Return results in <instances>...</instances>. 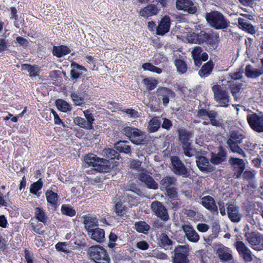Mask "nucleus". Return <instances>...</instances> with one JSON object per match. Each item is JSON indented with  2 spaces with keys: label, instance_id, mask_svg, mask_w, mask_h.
<instances>
[{
  "label": "nucleus",
  "instance_id": "nucleus-1",
  "mask_svg": "<svg viewBox=\"0 0 263 263\" xmlns=\"http://www.w3.org/2000/svg\"><path fill=\"white\" fill-rule=\"evenodd\" d=\"M205 17L209 25L215 29H224L229 26L230 22L228 19L218 11L206 13Z\"/></svg>",
  "mask_w": 263,
  "mask_h": 263
},
{
  "label": "nucleus",
  "instance_id": "nucleus-2",
  "mask_svg": "<svg viewBox=\"0 0 263 263\" xmlns=\"http://www.w3.org/2000/svg\"><path fill=\"white\" fill-rule=\"evenodd\" d=\"M173 252L174 254L171 257L172 263H190L188 258L190 254L189 245H177Z\"/></svg>",
  "mask_w": 263,
  "mask_h": 263
},
{
  "label": "nucleus",
  "instance_id": "nucleus-3",
  "mask_svg": "<svg viewBox=\"0 0 263 263\" xmlns=\"http://www.w3.org/2000/svg\"><path fill=\"white\" fill-rule=\"evenodd\" d=\"M89 256L96 263H109L110 258L106 251L99 246H91L89 248Z\"/></svg>",
  "mask_w": 263,
  "mask_h": 263
},
{
  "label": "nucleus",
  "instance_id": "nucleus-4",
  "mask_svg": "<svg viewBox=\"0 0 263 263\" xmlns=\"http://www.w3.org/2000/svg\"><path fill=\"white\" fill-rule=\"evenodd\" d=\"M245 236L250 246L254 250L260 251L263 250V235L257 231L248 232Z\"/></svg>",
  "mask_w": 263,
  "mask_h": 263
},
{
  "label": "nucleus",
  "instance_id": "nucleus-5",
  "mask_svg": "<svg viewBox=\"0 0 263 263\" xmlns=\"http://www.w3.org/2000/svg\"><path fill=\"white\" fill-rule=\"evenodd\" d=\"M172 163V171L177 176H181L183 178H187L191 175V172L183 162L180 160L179 157L176 156L171 157Z\"/></svg>",
  "mask_w": 263,
  "mask_h": 263
},
{
  "label": "nucleus",
  "instance_id": "nucleus-6",
  "mask_svg": "<svg viewBox=\"0 0 263 263\" xmlns=\"http://www.w3.org/2000/svg\"><path fill=\"white\" fill-rule=\"evenodd\" d=\"M215 100L219 103L220 106L227 107L229 105V96L228 92L220 85H214L212 87Z\"/></svg>",
  "mask_w": 263,
  "mask_h": 263
},
{
  "label": "nucleus",
  "instance_id": "nucleus-7",
  "mask_svg": "<svg viewBox=\"0 0 263 263\" xmlns=\"http://www.w3.org/2000/svg\"><path fill=\"white\" fill-rule=\"evenodd\" d=\"M151 206L154 214L161 220L166 222L170 219L167 210L161 202L154 201L152 202Z\"/></svg>",
  "mask_w": 263,
  "mask_h": 263
},
{
  "label": "nucleus",
  "instance_id": "nucleus-8",
  "mask_svg": "<svg viewBox=\"0 0 263 263\" xmlns=\"http://www.w3.org/2000/svg\"><path fill=\"white\" fill-rule=\"evenodd\" d=\"M156 94L158 99L162 100L164 106H167L170 102V99L175 97V92L171 89L165 87H159L156 90Z\"/></svg>",
  "mask_w": 263,
  "mask_h": 263
},
{
  "label": "nucleus",
  "instance_id": "nucleus-9",
  "mask_svg": "<svg viewBox=\"0 0 263 263\" xmlns=\"http://www.w3.org/2000/svg\"><path fill=\"white\" fill-rule=\"evenodd\" d=\"M235 247L239 255L246 262H251L253 260V255L251 250L242 241H237Z\"/></svg>",
  "mask_w": 263,
  "mask_h": 263
},
{
  "label": "nucleus",
  "instance_id": "nucleus-10",
  "mask_svg": "<svg viewBox=\"0 0 263 263\" xmlns=\"http://www.w3.org/2000/svg\"><path fill=\"white\" fill-rule=\"evenodd\" d=\"M227 213L229 219L233 222H239L242 215L239 211V208L234 203H227Z\"/></svg>",
  "mask_w": 263,
  "mask_h": 263
},
{
  "label": "nucleus",
  "instance_id": "nucleus-11",
  "mask_svg": "<svg viewBox=\"0 0 263 263\" xmlns=\"http://www.w3.org/2000/svg\"><path fill=\"white\" fill-rule=\"evenodd\" d=\"M176 7L178 10L187 12L190 14H195L197 11V7L192 0H177Z\"/></svg>",
  "mask_w": 263,
  "mask_h": 263
},
{
  "label": "nucleus",
  "instance_id": "nucleus-12",
  "mask_svg": "<svg viewBox=\"0 0 263 263\" xmlns=\"http://www.w3.org/2000/svg\"><path fill=\"white\" fill-rule=\"evenodd\" d=\"M181 228L187 240L193 243L197 242L199 241V235L190 223L182 224Z\"/></svg>",
  "mask_w": 263,
  "mask_h": 263
},
{
  "label": "nucleus",
  "instance_id": "nucleus-13",
  "mask_svg": "<svg viewBox=\"0 0 263 263\" xmlns=\"http://www.w3.org/2000/svg\"><path fill=\"white\" fill-rule=\"evenodd\" d=\"M247 120L253 130L256 132H263V116L253 114L248 115Z\"/></svg>",
  "mask_w": 263,
  "mask_h": 263
},
{
  "label": "nucleus",
  "instance_id": "nucleus-14",
  "mask_svg": "<svg viewBox=\"0 0 263 263\" xmlns=\"http://www.w3.org/2000/svg\"><path fill=\"white\" fill-rule=\"evenodd\" d=\"M196 162L199 170L202 172L211 173L215 171V167L210 164V161L203 156H197Z\"/></svg>",
  "mask_w": 263,
  "mask_h": 263
},
{
  "label": "nucleus",
  "instance_id": "nucleus-15",
  "mask_svg": "<svg viewBox=\"0 0 263 263\" xmlns=\"http://www.w3.org/2000/svg\"><path fill=\"white\" fill-rule=\"evenodd\" d=\"M227 153L225 149L222 146L218 148L217 152L211 153V157L210 161L213 165H219L223 162L227 157Z\"/></svg>",
  "mask_w": 263,
  "mask_h": 263
},
{
  "label": "nucleus",
  "instance_id": "nucleus-16",
  "mask_svg": "<svg viewBox=\"0 0 263 263\" xmlns=\"http://www.w3.org/2000/svg\"><path fill=\"white\" fill-rule=\"evenodd\" d=\"M72 68L70 70V78L72 80H77L81 77H85L86 76V68L76 62H72L70 65Z\"/></svg>",
  "mask_w": 263,
  "mask_h": 263
},
{
  "label": "nucleus",
  "instance_id": "nucleus-17",
  "mask_svg": "<svg viewBox=\"0 0 263 263\" xmlns=\"http://www.w3.org/2000/svg\"><path fill=\"white\" fill-rule=\"evenodd\" d=\"M216 254L222 262H230L233 260L232 251L230 248L221 245L216 250Z\"/></svg>",
  "mask_w": 263,
  "mask_h": 263
},
{
  "label": "nucleus",
  "instance_id": "nucleus-18",
  "mask_svg": "<svg viewBox=\"0 0 263 263\" xmlns=\"http://www.w3.org/2000/svg\"><path fill=\"white\" fill-rule=\"evenodd\" d=\"M171 19L168 16L165 15L159 22L156 28V34L163 35L170 31Z\"/></svg>",
  "mask_w": 263,
  "mask_h": 263
},
{
  "label": "nucleus",
  "instance_id": "nucleus-19",
  "mask_svg": "<svg viewBox=\"0 0 263 263\" xmlns=\"http://www.w3.org/2000/svg\"><path fill=\"white\" fill-rule=\"evenodd\" d=\"M201 204L205 209L213 214H218V208L214 199L209 195L204 196L201 198Z\"/></svg>",
  "mask_w": 263,
  "mask_h": 263
},
{
  "label": "nucleus",
  "instance_id": "nucleus-20",
  "mask_svg": "<svg viewBox=\"0 0 263 263\" xmlns=\"http://www.w3.org/2000/svg\"><path fill=\"white\" fill-rule=\"evenodd\" d=\"M125 135L129 138L131 142L135 144H144L148 141L144 133H125Z\"/></svg>",
  "mask_w": 263,
  "mask_h": 263
},
{
  "label": "nucleus",
  "instance_id": "nucleus-21",
  "mask_svg": "<svg viewBox=\"0 0 263 263\" xmlns=\"http://www.w3.org/2000/svg\"><path fill=\"white\" fill-rule=\"evenodd\" d=\"M138 179L141 182L144 183L148 189L153 190L158 189V184L152 176L146 173H142L140 174Z\"/></svg>",
  "mask_w": 263,
  "mask_h": 263
},
{
  "label": "nucleus",
  "instance_id": "nucleus-22",
  "mask_svg": "<svg viewBox=\"0 0 263 263\" xmlns=\"http://www.w3.org/2000/svg\"><path fill=\"white\" fill-rule=\"evenodd\" d=\"M158 244L165 250H171L173 246L175 243L165 233H161L157 238Z\"/></svg>",
  "mask_w": 263,
  "mask_h": 263
},
{
  "label": "nucleus",
  "instance_id": "nucleus-23",
  "mask_svg": "<svg viewBox=\"0 0 263 263\" xmlns=\"http://www.w3.org/2000/svg\"><path fill=\"white\" fill-rule=\"evenodd\" d=\"M177 180L173 176L167 175L163 177L160 182V189L164 191L168 188L175 187L177 185Z\"/></svg>",
  "mask_w": 263,
  "mask_h": 263
},
{
  "label": "nucleus",
  "instance_id": "nucleus-24",
  "mask_svg": "<svg viewBox=\"0 0 263 263\" xmlns=\"http://www.w3.org/2000/svg\"><path fill=\"white\" fill-rule=\"evenodd\" d=\"M263 74V69L256 68L251 65H248L245 68V75L248 78L256 79Z\"/></svg>",
  "mask_w": 263,
  "mask_h": 263
},
{
  "label": "nucleus",
  "instance_id": "nucleus-25",
  "mask_svg": "<svg viewBox=\"0 0 263 263\" xmlns=\"http://www.w3.org/2000/svg\"><path fill=\"white\" fill-rule=\"evenodd\" d=\"M90 238L99 243L103 242L105 240V232L103 229L97 227L91 231L88 232Z\"/></svg>",
  "mask_w": 263,
  "mask_h": 263
},
{
  "label": "nucleus",
  "instance_id": "nucleus-26",
  "mask_svg": "<svg viewBox=\"0 0 263 263\" xmlns=\"http://www.w3.org/2000/svg\"><path fill=\"white\" fill-rule=\"evenodd\" d=\"M159 12V9L157 6L154 4H149L143 9H142L139 14L144 17H148L153 15H157Z\"/></svg>",
  "mask_w": 263,
  "mask_h": 263
},
{
  "label": "nucleus",
  "instance_id": "nucleus-27",
  "mask_svg": "<svg viewBox=\"0 0 263 263\" xmlns=\"http://www.w3.org/2000/svg\"><path fill=\"white\" fill-rule=\"evenodd\" d=\"M82 218L84 219L83 223L87 232L98 227V221L96 217L86 215L83 216Z\"/></svg>",
  "mask_w": 263,
  "mask_h": 263
},
{
  "label": "nucleus",
  "instance_id": "nucleus-28",
  "mask_svg": "<svg viewBox=\"0 0 263 263\" xmlns=\"http://www.w3.org/2000/svg\"><path fill=\"white\" fill-rule=\"evenodd\" d=\"M246 86L242 83H232L230 85V89L234 99L237 100L240 98V94Z\"/></svg>",
  "mask_w": 263,
  "mask_h": 263
},
{
  "label": "nucleus",
  "instance_id": "nucleus-29",
  "mask_svg": "<svg viewBox=\"0 0 263 263\" xmlns=\"http://www.w3.org/2000/svg\"><path fill=\"white\" fill-rule=\"evenodd\" d=\"M238 23L239 28L243 30H245L251 34H254L256 33L254 27L247 20L239 17L238 18Z\"/></svg>",
  "mask_w": 263,
  "mask_h": 263
},
{
  "label": "nucleus",
  "instance_id": "nucleus-30",
  "mask_svg": "<svg viewBox=\"0 0 263 263\" xmlns=\"http://www.w3.org/2000/svg\"><path fill=\"white\" fill-rule=\"evenodd\" d=\"M71 50L67 46H54L53 47L52 53L54 56L58 58H61L63 56L70 53Z\"/></svg>",
  "mask_w": 263,
  "mask_h": 263
},
{
  "label": "nucleus",
  "instance_id": "nucleus-31",
  "mask_svg": "<svg viewBox=\"0 0 263 263\" xmlns=\"http://www.w3.org/2000/svg\"><path fill=\"white\" fill-rule=\"evenodd\" d=\"M100 162H97L95 166V170L99 172H108L111 169L109 162L108 160L103 158H100Z\"/></svg>",
  "mask_w": 263,
  "mask_h": 263
},
{
  "label": "nucleus",
  "instance_id": "nucleus-32",
  "mask_svg": "<svg viewBox=\"0 0 263 263\" xmlns=\"http://www.w3.org/2000/svg\"><path fill=\"white\" fill-rule=\"evenodd\" d=\"M214 67V64L212 61H209L204 64L199 71V75L201 77H206L212 72Z\"/></svg>",
  "mask_w": 263,
  "mask_h": 263
},
{
  "label": "nucleus",
  "instance_id": "nucleus-33",
  "mask_svg": "<svg viewBox=\"0 0 263 263\" xmlns=\"http://www.w3.org/2000/svg\"><path fill=\"white\" fill-rule=\"evenodd\" d=\"M102 155L106 158L109 160L117 159L120 158L119 153L115 149L107 148L104 149L102 152Z\"/></svg>",
  "mask_w": 263,
  "mask_h": 263
},
{
  "label": "nucleus",
  "instance_id": "nucleus-34",
  "mask_svg": "<svg viewBox=\"0 0 263 263\" xmlns=\"http://www.w3.org/2000/svg\"><path fill=\"white\" fill-rule=\"evenodd\" d=\"M244 138V135L240 133H232L230 137L227 141V144L228 145L231 144H238L242 142Z\"/></svg>",
  "mask_w": 263,
  "mask_h": 263
},
{
  "label": "nucleus",
  "instance_id": "nucleus-35",
  "mask_svg": "<svg viewBox=\"0 0 263 263\" xmlns=\"http://www.w3.org/2000/svg\"><path fill=\"white\" fill-rule=\"evenodd\" d=\"M84 161L88 166H92L95 168L98 164L97 162H100V158L93 154L90 153L84 156Z\"/></svg>",
  "mask_w": 263,
  "mask_h": 263
},
{
  "label": "nucleus",
  "instance_id": "nucleus-36",
  "mask_svg": "<svg viewBox=\"0 0 263 263\" xmlns=\"http://www.w3.org/2000/svg\"><path fill=\"white\" fill-rule=\"evenodd\" d=\"M127 143L126 141H119L115 144V147L120 152L129 154L131 153V147Z\"/></svg>",
  "mask_w": 263,
  "mask_h": 263
},
{
  "label": "nucleus",
  "instance_id": "nucleus-37",
  "mask_svg": "<svg viewBox=\"0 0 263 263\" xmlns=\"http://www.w3.org/2000/svg\"><path fill=\"white\" fill-rule=\"evenodd\" d=\"M43 182L41 178L39 179L37 181L33 183L30 186V193L34 195L37 196L38 197L41 196V192L39 191L42 188Z\"/></svg>",
  "mask_w": 263,
  "mask_h": 263
},
{
  "label": "nucleus",
  "instance_id": "nucleus-38",
  "mask_svg": "<svg viewBox=\"0 0 263 263\" xmlns=\"http://www.w3.org/2000/svg\"><path fill=\"white\" fill-rule=\"evenodd\" d=\"M45 195L48 202L53 207H56L59 198L58 195L51 190H47Z\"/></svg>",
  "mask_w": 263,
  "mask_h": 263
},
{
  "label": "nucleus",
  "instance_id": "nucleus-39",
  "mask_svg": "<svg viewBox=\"0 0 263 263\" xmlns=\"http://www.w3.org/2000/svg\"><path fill=\"white\" fill-rule=\"evenodd\" d=\"M229 163L233 167H238V169L244 171L245 169V162L242 159L231 157L228 161Z\"/></svg>",
  "mask_w": 263,
  "mask_h": 263
},
{
  "label": "nucleus",
  "instance_id": "nucleus-40",
  "mask_svg": "<svg viewBox=\"0 0 263 263\" xmlns=\"http://www.w3.org/2000/svg\"><path fill=\"white\" fill-rule=\"evenodd\" d=\"M205 43L211 45L214 48L217 47L219 34L216 32H210L208 33Z\"/></svg>",
  "mask_w": 263,
  "mask_h": 263
},
{
  "label": "nucleus",
  "instance_id": "nucleus-41",
  "mask_svg": "<svg viewBox=\"0 0 263 263\" xmlns=\"http://www.w3.org/2000/svg\"><path fill=\"white\" fill-rule=\"evenodd\" d=\"M135 230L139 233L147 234L150 229V226L144 221L136 222L135 224Z\"/></svg>",
  "mask_w": 263,
  "mask_h": 263
},
{
  "label": "nucleus",
  "instance_id": "nucleus-42",
  "mask_svg": "<svg viewBox=\"0 0 263 263\" xmlns=\"http://www.w3.org/2000/svg\"><path fill=\"white\" fill-rule=\"evenodd\" d=\"M22 70H27L30 77H35L39 75L40 68L37 65H31L28 64H24L21 65Z\"/></svg>",
  "mask_w": 263,
  "mask_h": 263
},
{
  "label": "nucleus",
  "instance_id": "nucleus-43",
  "mask_svg": "<svg viewBox=\"0 0 263 263\" xmlns=\"http://www.w3.org/2000/svg\"><path fill=\"white\" fill-rule=\"evenodd\" d=\"M179 133V140L181 142L182 145H184L186 144H191L192 140L191 138L193 137L192 133Z\"/></svg>",
  "mask_w": 263,
  "mask_h": 263
},
{
  "label": "nucleus",
  "instance_id": "nucleus-44",
  "mask_svg": "<svg viewBox=\"0 0 263 263\" xmlns=\"http://www.w3.org/2000/svg\"><path fill=\"white\" fill-rule=\"evenodd\" d=\"M143 83L145 85L147 90H152L156 87L158 81L153 78H147L143 79Z\"/></svg>",
  "mask_w": 263,
  "mask_h": 263
},
{
  "label": "nucleus",
  "instance_id": "nucleus-45",
  "mask_svg": "<svg viewBox=\"0 0 263 263\" xmlns=\"http://www.w3.org/2000/svg\"><path fill=\"white\" fill-rule=\"evenodd\" d=\"M175 64L177 67V71L180 74H183L186 72L187 70V66L183 60L177 59L175 61Z\"/></svg>",
  "mask_w": 263,
  "mask_h": 263
},
{
  "label": "nucleus",
  "instance_id": "nucleus-46",
  "mask_svg": "<svg viewBox=\"0 0 263 263\" xmlns=\"http://www.w3.org/2000/svg\"><path fill=\"white\" fill-rule=\"evenodd\" d=\"M74 123L80 126V127L84 128L86 129H91L92 127V125L88 122H86V120L81 117H78L74 119Z\"/></svg>",
  "mask_w": 263,
  "mask_h": 263
},
{
  "label": "nucleus",
  "instance_id": "nucleus-47",
  "mask_svg": "<svg viewBox=\"0 0 263 263\" xmlns=\"http://www.w3.org/2000/svg\"><path fill=\"white\" fill-rule=\"evenodd\" d=\"M182 213L185 215L191 220H196L198 219L197 213L196 211L186 207L182 210Z\"/></svg>",
  "mask_w": 263,
  "mask_h": 263
},
{
  "label": "nucleus",
  "instance_id": "nucleus-48",
  "mask_svg": "<svg viewBox=\"0 0 263 263\" xmlns=\"http://www.w3.org/2000/svg\"><path fill=\"white\" fill-rule=\"evenodd\" d=\"M55 104L57 108L63 112H66L71 110L70 105L63 100H57L55 102Z\"/></svg>",
  "mask_w": 263,
  "mask_h": 263
},
{
  "label": "nucleus",
  "instance_id": "nucleus-49",
  "mask_svg": "<svg viewBox=\"0 0 263 263\" xmlns=\"http://www.w3.org/2000/svg\"><path fill=\"white\" fill-rule=\"evenodd\" d=\"M61 211L62 214L70 217H73L76 214L75 210L69 204H63Z\"/></svg>",
  "mask_w": 263,
  "mask_h": 263
},
{
  "label": "nucleus",
  "instance_id": "nucleus-50",
  "mask_svg": "<svg viewBox=\"0 0 263 263\" xmlns=\"http://www.w3.org/2000/svg\"><path fill=\"white\" fill-rule=\"evenodd\" d=\"M35 211V217L36 219L43 223H46L48 218L44 211L40 208H36Z\"/></svg>",
  "mask_w": 263,
  "mask_h": 263
},
{
  "label": "nucleus",
  "instance_id": "nucleus-51",
  "mask_svg": "<svg viewBox=\"0 0 263 263\" xmlns=\"http://www.w3.org/2000/svg\"><path fill=\"white\" fill-rule=\"evenodd\" d=\"M182 148L183 149V152L184 155L186 156L189 157H191L193 156H197V152L195 148H193L191 144H185L184 145H182Z\"/></svg>",
  "mask_w": 263,
  "mask_h": 263
},
{
  "label": "nucleus",
  "instance_id": "nucleus-52",
  "mask_svg": "<svg viewBox=\"0 0 263 263\" xmlns=\"http://www.w3.org/2000/svg\"><path fill=\"white\" fill-rule=\"evenodd\" d=\"M161 122L158 117L153 118L149 122L151 132H156L159 128Z\"/></svg>",
  "mask_w": 263,
  "mask_h": 263
},
{
  "label": "nucleus",
  "instance_id": "nucleus-53",
  "mask_svg": "<svg viewBox=\"0 0 263 263\" xmlns=\"http://www.w3.org/2000/svg\"><path fill=\"white\" fill-rule=\"evenodd\" d=\"M228 146L232 152L237 153L243 158L247 157L246 153L238 144H231Z\"/></svg>",
  "mask_w": 263,
  "mask_h": 263
},
{
  "label": "nucleus",
  "instance_id": "nucleus-54",
  "mask_svg": "<svg viewBox=\"0 0 263 263\" xmlns=\"http://www.w3.org/2000/svg\"><path fill=\"white\" fill-rule=\"evenodd\" d=\"M142 68L144 70H147L154 72H156L158 74L161 73L162 71V69L155 66L149 63H146L143 64L142 65Z\"/></svg>",
  "mask_w": 263,
  "mask_h": 263
},
{
  "label": "nucleus",
  "instance_id": "nucleus-55",
  "mask_svg": "<svg viewBox=\"0 0 263 263\" xmlns=\"http://www.w3.org/2000/svg\"><path fill=\"white\" fill-rule=\"evenodd\" d=\"M71 98L76 105L81 106L84 103V99L76 92H73L71 94Z\"/></svg>",
  "mask_w": 263,
  "mask_h": 263
},
{
  "label": "nucleus",
  "instance_id": "nucleus-56",
  "mask_svg": "<svg viewBox=\"0 0 263 263\" xmlns=\"http://www.w3.org/2000/svg\"><path fill=\"white\" fill-rule=\"evenodd\" d=\"M166 192V195L173 200H175L178 198V193L175 187L164 190Z\"/></svg>",
  "mask_w": 263,
  "mask_h": 263
},
{
  "label": "nucleus",
  "instance_id": "nucleus-57",
  "mask_svg": "<svg viewBox=\"0 0 263 263\" xmlns=\"http://www.w3.org/2000/svg\"><path fill=\"white\" fill-rule=\"evenodd\" d=\"M67 246V243L65 242H59L55 245V249L58 251L67 254L69 253Z\"/></svg>",
  "mask_w": 263,
  "mask_h": 263
},
{
  "label": "nucleus",
  "instance_id": "nucleus-58",
  "mask_svg": "<svg viewBox=\"0 0 263 263\" xmlns=\"http://www.w3.org/2000/svg\"><path fill=\"white\" fill-rule=\"evenodd\" d=\"M118 240L117 235L113 232H110L109 235V243L108 245V247L110 248H114L116 247V242Z\"/></svg>",
  "mask_w": 263,
  "mask_h": 263
},
{
  "label": "nucleus",
  "instance_id": "nucleus-59",
  "mask_svg": "<svg viewBox=\"0 0 263 263\" xmlns=\"http://www.w3.org/2000/svg\"><path fill=\"white\" fill-rule=\"evenodd\" d=\"M30 227L31 230L38 234H43L44 231H42V228L43 225L41 223H35L32 221L30 222Z\"/></svg>",
  "mask_w": 263,
  "mask_h": 263
},
{
  "label": "nucleus",
  "instance_id": "nucleus-60",
  "mask_svg": "<svg viewBox=\"0 0 263 263\" xmlns=\"http://www.w3.org/2000/svg\"><path fill=\"white\" fill-rule=\"evenodd\" d=\"M124 196L126 200L131 205H135L137 204V201L136 200V197H135L134 195L126 192L124 194Z\"/></svg>",
  "mask_w": 263,
  "mask_h": 263
},
{
  "label": "nucleus",
  "instance_id": "nucleus-61",
  "mask_svg": "<svg viewBox=\"0 0 263 263\" xmlns=\"http://www.w3.org/2000/svg\"><path fill=\"white\" fill-rule=\"evenodd\" d=\"M152 256L157 259L161 260H166L168 259V256L166 254L162 251H154L152 254Z\"/></svg>",
  "mask_w": 263,
  "mask_h": 263
},
{
  "label": "nucleus",
  "instance_id": "nucleus-62",
  "mask_svg": "<svg viewBox=\"0 0 263 263\" xmlns=\"http://www.w3.org/2000/svg\"><path fill=\"white\" fill-rule=\"evenodd\" d=\"M208 32L205 31H201L199 33L197 34L198 44L205 43L206 40V36Z\"/></svg>",
  "mask_w": 263,
  "mask_h": 263
},
{
  "label": "nucleus",
  "instance_id": "nucleus-63",
  "mask_svg": "<svg viewBox=\"0 0 263 263\" xmlns=\"http://www.w3.org/2000/svg\"><path fill=\"white\" fill-rule=\"evenodd\" d=\"M83 112H84V116L87 120H86V122H89V123H90L92 125V124L93 123V122L95 120V119H94L93 116L91 113L90 110L87 109L86 110H84Z\"/></svg>",
  "mask_w": 263,
  "mask_h": 263
},
{
  "label": "nucleus",
  "instance_id": "nucleus-64",
  "mask_svg": "<svg viewBox=\"0 0 263 263\" xmlns=\"http://www.w3.org/2000/svg\"><path fill=\"white\" fill-rule=\"evenodd\" d=\"M230 76L231 77V80H241L243 77V71H239L230 74Z\"/></svg>",
  "mask_w": 263,
  "mask_h": 263
}]
</instances>
